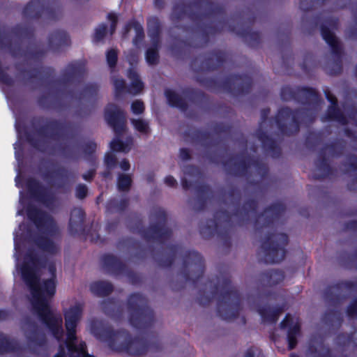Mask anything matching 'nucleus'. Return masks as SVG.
I'll return each mask as SVG.
<instances>
[{
	"label": "nucleus",
	"mask_w": 357,
	"mask_h": 357,
	"mask_svg": "<svg viewBox=\"0 0 357 357\" xmlns=\"http://www.w3.org/2000/svg\"><path fill=\"white\" fill-rule=\"evenodd\" d=\"M347 313L351 317H357V299L348 308Z\"/></svg>",
	"instance_id": "61"
},
{
	"label": "nucleus",
	"mask_w": 357,
	"mask_h": 357,
	"mask_svg": "<svg viewBox=\"0 0 357 357\" xmlns=\"http://www.w3.org/2000/svg\"><path fill=\"white\" fill-rule=\"evenodd\" d=\"M113 83L116 93L121 92L126 88V82L123 79L117 77H113Z\"/></svg>",
	"instance_id": "56"
},
{
	"label": "nucleus",
	"mask_w": 357,
	"mask_h": 357,
	"mask_svg": "<svg viewBox=\"0 0 357 357\" xmlns=\"http://www.w3.org/2000/svg\"><path fill=\"white\" fill-rule=\"evenodd\" d=\"M131 334L126 330L114 331L110 327L102 329L99 337L108 343L109 347L116 352H126Z\"/></svg>",
	"instance_id": "7"
},
{
	"label": "nucleus",
	"mask_w": 357,
	"mask_h": 357,
	"mask_svg": "<svg viewBox=\"0 0 357 357\" xmlns=\"http://www.w3.org/2000/svg\"><path fill=\"white\" fill-rule=\"evenodd\" d=\"M322 157V160L319 161L317 163V167L314 174V178L317 179H322L328 176L331 172V167L328 164L325 156L323 155Z\"/></svg>",
	"instance_id": "39"
},
{
	"label": "nucleus",
	"mask_w": 357,
	"mask_h": 357,
	"mask_svg": "<svg viewBox=\"0 0 357 357\" xmlns=\"http://www.w3.org/2000/svg\"><path fill=\"white\" fill-rule=\"evenodd\" d=\"M128 77L131 81L128 92L133 95L142 92L144 89V84L139 79L138 74L134 70L130 69L128 73Z\"/></svg>",
	"instance_id": "35"
},
{
	"label": "nucleus",
	"mask_w": 357,
	"mask_h": 357,
	"mask_svg": "<svg viewBox=\"0 0 357 357\" xmlns=\"http://www.w3.org/2000/svg\"><path fill=\"white\" fill-rule=\"evenodd\" d=\"M110 148L114 151L127 153L130 151V148L128 144H125L123 142L118 138L114 139L110 143Z\"/></svg>",
	"instance_id": "45"
},
{
	"label": "nucleus",
	"mask_w": 357,
	"mask_h": 357,
	"mask_svg": "<svg viewBox=\"0 0 357 357\" xmlns=\"http://www.w3.org/2000/svg\"><path fill=\"white\" fill-rule=\"evenodd\" d=\"M165 222L166 215L165 211L160 208H155L151 215V225L149 229L144 232V238L151 240L169 237L172 231L165 227Z\"/></svg>",
	"instance_id": "9"
},
{
	"label": "nucleus",
	"mask_w": 357,
	"mask_h": 357,
	"mask_svg": "<svg viewBox=\"0 0 357 357\" xmlns=\"http://www.w3.org/2000/svg\"><path fill=\"white\" fill-rule=\"evenodd\" d=\"M209 6V3L208 2H202V3H196L193 6V7L195 8V9H198L199 11V14H208L206 13V8Z\"/></svg>",
	"instance_id": "60"
},
{
	"label": "nucleus",
	"mask_w": 357,
	"mask_h": 357,
	"mask_svg": "<svg viewBox=\"0 0 357 357\" xmlns=\"http://www.w3.org/2000/svg\"><path fill=\"white\" fill-rule=\"evenodd\" d=\"M284 209L282 204H275L266 208L256 219L255 231L261 238V247L266 263H278L284 258V248L287 244V236L284 233L276 232L272 225Z\"/></svg>",
	"instance_id": "2"
},
{
	"label": "nucleus",
	"mask_w": 357,
	"mask_h": 357,
	"mask_svg": "<svg viewBox=\"0 0 357 357\" xmlns=\"http://www.w3.org/2000/svg\"><path fill=\"white\" fill-rule=\"evenodd\" d=\"M225 60L223 53L211 54L207 56H202L195 60L192 63L196 70H208L218 68Z\"/></svg>",
	"instance_id": "17"
},
{
	"label": "nucleus",
	"mask_w": 357,
	"mask_h": 357,
	"mask_svg": "<svg viewBox=\"0 0 357 357\" xmlns=\"http://www.w3.org/2000/svg\"><path fill=\"white\" fill-rule=\"evenodd\" d=\"M101 308L105 314L116 320H120L123 317V311L119 304L112 299L102 301Z\"/></svg>",
	"instance_id": "25"
},
{
	"label": "nucleus",
	"mask_w": 357,
	"mask_h": 357,
	"mask_svg": "<svg viewBox=\"0 0 357 357\" xmlns=\"http://www.w3.org/2000/svg\"><path fill=\"white\" fill-rule=\"evenodd\" d=\"M226 169L231 174L244 176L247 173L250 176L255 177L253 179L248 178L251 182L257 183L266 174L267 167L265 165L253 161L250 163V159L245 160L242 158L231 159L225 164Z\"/></svg>",
	"instance_id": "4"
},
{
	"label": "nucleus",
	"mask_w": 357,
	"mask_h": 357,
	"mask_svg": "<svg viewBox=\"0 0 357 357\" xmlns=\"http://www.w3.org/2000/svg\"><path fill=\"white\" fill-rule=\"evenodd\" d=\"M46 12L52 18H57L61 14L59 7H47Z\"/></svg>",
	"instance_id": "59"
},
{
	"label": "nucleus",
	"mask_w": 357,
	"mask_h": 357,
	"mask_svg": "<svg viewBox=\"0 0 357 357\" xmlns=\"http://www.w3.org/2000/svg\"><path fill=\"white\" fill-rule=\"evenodd\" d=\"M301 112H293L289 108H282L276 117L278 128L283 133L292 135L299 130L298 119L301 118Z\"/></svg>",
	"instance_id": "11"
},
{
	"label": "nucleus",
	"mask_w": 357,
	"mask_h": 357,
	"mask_svg": "<svg viewBox=\"0 0 357 357\" xmlns=\"http://www.w3.org/2000/svg\"><path fill=\"white\" fill-rule=\"evenodd\" d=\"M77 73V68L75 65H69L65 70L63 75V81L68 82L70 80V77L73 75H75Z\"/></svg>",
	"instance_id": "52"
},
{
	"label": "nucleus",
	"mask_w": 357,
	"mask_h": 357,
	"mask_svg": "<svg viewBox=\"0 0 357 357\" xmlns=\"http://www.w3.org/2000/svg\"><path fill=\"white\" fill-rule=\"evenodd\" d=\"M67 43V36L64 31H56L49 36V44L52 49H57Z\"/></svg>",
	"instance_id": "38"
},
{
	"label": "nucleus",
	"mask_w": 357,
	"mask_h": 357,
	"mask_svg": "<svg viewBox=\"0 0 357 357\" xmlns=\"http://www.w3.org/2000/svg\"><path fill=\"white\" fill-rule=\"evenodd\" d=\"M137 323L134 324L130 321V324L137 329H146L151 326L154 321V315L153 311L149 308L137 313Z\"/></svg>",
	"instance_id": "24"
},
{
	"label": "nucleus",
	"mask_w": 357,
	"mask_h": 357,
	"mask_svg": "<svg viewBox=\"0 0 357 357\" xmlns=\"http://www.w3.org/2000/svg\"><path fill=\"white\" fill-rule=\"evenodd\" d=\"M131 108L135 114H142L144 110V103L142 101L137 100L132 102Z\"/></svg>",
	"instance_id": "55"
},
{
	"label": "nucleus",
	"mask_w": 357,
	"mask_h": 357,
	"mask_svg": "<svg viewBox=\"0 0 357 357\" xmlns=\"http://www.w3.org/2000/svg\"><path fill=\"white\" fill-rule=\"evenodd\" d=\"M240 199V195L238 191H232L225 194V202L231 211H234L235 205L238 204Z\"/></svg>",
	"instance_id": "44"
},
{
	"label": "nucleus",
	"mask_w": 357,
	"mask_h": 357,
	"mask_svg": "<svg viewBox=\"0 0 357 357\" xmlns=\"http://www.w3.org/2000/svg\"><path fill=\"white\" fill-rule=\"evenodd\" d=\"M27 188L31 197L36 201L49 206L52 201V196L49 194L46 189L41 187L34 179L30 178L27 181Z\"/></svg>",
	"instance_id": "20"
},
{
	"label": "nucleus",
	"mask_w": 357,
	"mask_h": 357,
	"mask_svg": "<svg viewBox=\"0 0 357 357\" xmlns=\"http://www.w3.org/2000/svg\"><path fill=\"white\" fill-rule=\"evenodd\" d=\"M33 241L35 243L45 252L54 255L59 251V248L56 243L43 236L38 237L33 239Z\"/></svg>",
	"instance_id": "34"
},
{
	"label": "nucleus",
	"mask_w": 357,
	"mask_h": 357,
	"mask_svg": "<svg viewBox=\"0 0 357 357\" xmlns=\"http://www.w3.org/2000/svg\"><path fill=\"white\" fill-rule=\"evenodd\" d=\"M204 266L202 257L196 253H191L186 257L181 268V273L185 281L195 280L202 276Z\"/></svg>",
	"instance_id": "13"
},
{
	"label": "nucleus",
	"mask_w": 357,
	"mask_h": 357,
	"mask_svg": "<svg viewBox=\"0 0 357 357\" xmlns=\"http://www.w3.org/2000/svg\"><path fill=\"white\" fill-rule=\"evenodd\" d=\"M71 234L82 233L84 230V212L82 208H75L70 213L69 222Z\"/></svg>",
	"instance_id": "22"
},
{
	"label": "nucleus",
	"mask_w": 357,
	"mask_h": 357,
	"mask_svg": "<svg viewBox=\"0 0 357 357\" xmlns=\"http://www.w3.org/2000/svg\"><path fill=\"white\" fill-rule=\"evenodd\" d=\"M82 314V307L76 305L67 310L65 314V326L67 331L66 344L68 350L80 349L76 344V327Z\"/></svg>",
	"instance_id": "8"
},
{
	"label": "nucleus",
	"mask_w": 357,
	"mask_h": 357,
	"mask_svg": "<svg viewBox=\"0 0 357 357\" xmlns=\"http://www.w3.org/2000/svg\"><path fill=\"white\" fill-rule=\"evenodd\" d=\"M325 93L328 100H330L333 105L328 108L327 114L328 117L331 120L339 122L342 125H346L347 123V119L339 109L335 107L337 103L336 98L331 94L328 90H326Z\"/></svg>",
	"instance_id": "23"
},
{
	"label": "nucleus",
	"mask_w": 357,
	"mask_h": 357,
	"mask_svg": "<svg viewBox=\"0 0 357 357\" xmlns=\"http://www.w3.org/2000/svg\"><path fill=\"white\" fill-rule=\"evenodd\" d=\"M105 117L117 135L124 132L126 122L123 112L115 104H109L105 108Z\"/></svg>",
	"instance_id": "15"
},
{
	"label": "nucleus",
	"mask_w": 357,
	"mask_h": 357,
	"mask_svg": "<svg viewBox=\"0 0 357 357\" xmlns=\"http://www.w3.org/2000/svg\"><path fill=\"white\" fill-rule=\"evenodd\" d=\"M85 347V344H81L80 349L68 350L70 357H94L87 354Z\"/></svg>",
	"instance_id": "48"
},
{
	"label": "nucleus",
	"mask_w": 357,
	"mask_h": 357,
	"mask_svg": "<svg viewBox=\"0 0 357 357\" xmlns=\"http://www.w3.org/2000/svg\"><path fill=\"white\" fill-rule=\"evenodd\" d=\"M36 139L31 138L29 136L28 137V140L30 143L36 149L42 151H47V144L50 143L49 139L46 137L43 136L40 133H37L36 135Z\"/></svg>",
	"instance_id": "40"
},
{
	"label": "nucleus",
	"mask_w": 357,
	"mask_h": 357,
	"mask_svg": "<svg viewBox=\"0 0 357 357\" xmlns=\"http://www.w3.org/2000/svg\"><path fill=\"white\" fill-rule=\"evenodd\" d=\"M296 99L303 103H311L317 100V95L312 89L297 88Z\"/></svg>",
	"instance_id": "31"
},
{
	"label": "nucleus",
	"mask_w": 357,
	"mask_h": 357,
	"mask_svg": "<svg viewBox=\"0 0 357 357\" xmlns=\"http://www.w3.org/2000/svg\"><path fill=\"white\" fill-rule=\"evenodd\" d=\"M66 347L68 349L65 340L62 344H60L59 352L54 357H66Z\"/></svg>",
	"instance_id": "63"
},
{
	"label": "nucleus",
	"mask_w": 357,
	"mask_h": 357,
	"mask_svg": "<svg viewBox=\"0 0 357 357\" xmlns=\"http://www.w3.org/2000/svg\"><path fill=\"white\" fill-rule=\"evenodd\" d=\"M105 267L112 272H119L124 268L123 264L113 255H106L103 258Z\"/></svg>",
	"instance_id": "37"
},
{
	"label": "nucleus",
	"mask_w": 357,
	"mask_h": 357,
	"mask_svg": "<svg viewBox=\"0 0 357 357\" xmlns=\"http://www.w3.org/2000/svg\"><path fill=\"white\" fill-rule=\"evenodd\" d=\"M321 31L324 39L331 47L332 54L334 56V61H328L327 68L331 75L339 74L342 70L340 61L342 54V43L326 24L321 25Z\"/></svg>",
	"instance_id": "6"
},
{
	"label": "nucleus",
	"mask_w": 357,
	"mask_h": 357,
	"mask_svg": "<svg viewBox=\"0 0 357 357\" xmlns=\"http://www.w3.org/2000/svg\"><path fill=\"white\" fill-rule=\"evenodd\" d=\"M348 38L351 40H357V29H351L347 33Z\"/></svg>",
	"instance_id": "64"
},
{
	"label": "nucleus",
	"mask_w": 357,
	"mask_h": 357,
	"mask_svg": "<svg viewBox=\"0 0 357 357\" xmlns=\"http://www.w3.org/2000/svg\"><path fill=\"white\" fill-rule=\"evenodd\" d=\"M91 292L100 297L109 295L114 291V286L107 281H96L90 286Z\"/></svg>",
	"instance_id": "26"
},
{
	"label": "nucleus",
	"mask_w": 357,
	"mask_h": 357,
	"mask_svg": "<svg viewBox=\"0 0 357 357\" xmlns=\"http://www.w3.org/2000/svg\"><path fill=\"white\" fill-rule=\"evenodd\" d=\"M165 95L170 105L176 107L181 110H185L187 109V102L178 93L167 89L165 91Z\"/></svg>",
	"instance_id": "33"
},
{
	"label": "nucleus",
	"mask_w": 357,
	"mask_h": 357,
	"mask_svg": "<svg viewBox=\"0 0 357 357\" xmlns=\"http://www.w3.org/2000/svg\"><path fill=\"white\" fill-rule=\"evenodd\" d=\"M20 349V346L16 340L10 339L3 334H0V354L15 351Z\"/></svg>",
	"instance_id": "30"
},
{
	"label": "nucleus",
	"mask_w": 357,
	"mask_h": 357,
	"mask_svg": "<svg viewBox=\"0 0 357 357\" xmlns=\"http://www.w3.org/2000/svg\"><path fill=\"white\" fill-rule=\"evenodd\" d=\"M106 25H100L96 29L95 39L97 41L102 40L106 33Z\"/></svg>",
	"instance_id": "57"
},
{
	"label": "nucleus",
	"mask_w": 357,
	"mask_h": 357,
	"mask_svg": "<svg viewBox=\"0 0 357 357\" xmlns=\"http://www.w3.org/2000/svg\"><path fill=\"white\" fill-rule=\"evenodd\" d=\"M218 294V312L224 319L229 320L236 317L242 309V297L239 292L231 285L229 280L222 282L220 287L209 282L206 284L204 294L210 299Z\"/></svg>",
	"instance_id": "3"
},
{
	"label": "nucleus",
	"mask_w": 357,
	"mask_h": 357,
	"mask_svg": "<svg viewBox=\"0 0 357 357\" xmlns=\"http://www.w3.org/2000/svg\"><path fill=\"white\" fill-rule=\"evenodd\" d=\"M281 96L282 98L285 100H289L293 98L296 99V89L292 88L291 86H285L282 89Z\"/></svg>",
	"instance_id": "47"
},
{
	"label": "nucleus",
	"mask_w": 357,
	"mask_h": 357,
	"mask_svg": "<svg viewBox=\"0 0 357 357\" xmlns=\"http://www.w3.org/2000/svg\"><path fill=\"white\" fill-rule=\"evenodd\" d=\"M44 10L43 1L32 0L25 8L24 14L29 18H36L40 16Z\"/></svg>",
	"instance_id": "28"
},
{
	"label": "nucleus",
	"mask_w": 357,
	"mask_h": 357,
	"mask_svg": "<svg viewBox=\"0 0 357 357\" xmlns=\"http://www.w3.org/2000/svg\"><path fill=\"white\" fill-rule=\"evenodd\" d=\"M27 215L43 234L52 236L57 232L58 227L53 219L49 215L35 206L32 205L29 206Z\"/></svg>",
	"instance_id": "10"
},
{
	"label": "nucleus",
	"mask_w": 357,
	"mask_h": 357,
	"mask_svg": "<svg viewBox=\"0 0 357 357\" xmlns=\"http://www.w3.org/2000/svg\"><path fill=\"white\" fill-rule=\"evenodd\" d=\"M38 264V259L34 251L29 250L20 272L31 291L33 307L52 335L60 341L63 336V319L61 316L54 313L48 305L49 299L55 293L56 268L54 264H50L49 271L52 278L41 282L36 273Z\"/></svg>",
	"instance_id": "1"
},
{
	"label": "nucleus",
	"mask_w": 357,
	"mask_h": 357,
	"mask_svg": "<svg viewBox=\"0 0 357 357\" xmlns=\"http://www.w3.org/2000/svg\"><path fill=\"white\" fill-rule=\"evenodd\" d=\"M251 86V79L248 77L243 79L240 77H235L231 79L230 89L234 93L247 92Z\"/></svg>",
	"instance_id": "27"
},
{
	"label": "nucleus",
	"mask_w": 357,
	"mask_h": 357,
	"mask_svg": "<svg viewBox=\"0 0 357 357\" xmlns=\"http://www.w3.org/2000/svg\"><path fill=\"white\" fill-rule=\"evenodd\" d=\"M132 180L130 174L121 173L119 174L117 185L120 191H129L132 185Z\"/></svg>",
	"instance_id": "41"
},
{
	"label": "nucleus",
	"mask_w": 357,
	"mask_h": 357,
	"mask_svg": "<svg viewBox=\"0 0 357 357\" xmlns=\"http://www.w3.org/2000/svg\"><path fill=\"white\" fill-rule=\"evenodd\" d=\"M127 309L130 315L129 321L134 324H138L136 322L137 313L149 309V307L147 306V301L144 296L139 294H134L128 300Z\"/></svg>",
	"instance_id": "18"
},
{
	"label": "nucleus",
	"mask_w": 357,
	"mask_h": 357,
	"mask_svg": "<svg viewBox=\"0 0 357 357\" xmlns=\"http://www.w3.org/2000/svg\"><path fill=\"white\" fill-rule=\"evenodd\" d=\"M22 328L30 349L36 351L38 348L45 345L46 335L35 322L26 318Z\"/></svg>",
	"instance_id": "12"
},
{
	"label": "nucleus",
	"mask_w": 357,
	"mask_h": 357,
	"mask_svg": "<svg viewBox=\"0 0 357 357\" xmlns=\"http://www.w3.org/2000/svg\"><path fill=\"white\" fill-rule=\"evenodd\" d=\"M88 189L85 185L79 184L76 189L77 197L79 199H84L87 194Z\"/></svg>",
	"instance_id": "58"
},
{
	"label": "nucleus",
	"mask_w": 357,
	"mask_h": 357,
	"mask_svg": "<svg viewBox=\"0 0 357 357\" xmlns=\"http://www.w3.org/2000/svg\"><path fill=\"white\" fill-rule=\"evenodd\" d=\"M257 204L255 201L250 200L245 203L242 208L237 211L236 215L241 218L242 220H248L255 217Z\"/></svg>",
	"instance_id": "36"
},
{
	"label": "nucleus",
	"mask_w": 357,
	"mask_h": 357,
	"mask_svg": "<svg viewBox=\"0 0 357 357\" xmlns=\"http://www.w3.org/2000/svg\"><path fill=\"white\" fill-rule=\"evenodd\" d=\"M108 18L112 22V24H111V33L112 34L114 33V31H115L116 23H117V21H118V18H117V16L115 15L113 13L109 14Z\"/></svg>",
	"instance_id": "62"
},
{
	"label": "nucleus",
	"mask_w": 357,
	"mask_h": 357,
	"mask_svg": "<svg viewBox=\"0 0 357 357\" xmlns=\"http://www.w3.org/2000/svg\"><path fill=\"white\" fill-rule=\"evenodd\" d=\"M29 235V231L27 232V234L25 236H24L22 234H17L16 240H15V250H16L17 253H19L21 252V248H22L21 241L22 238L24 239L26 245L29 243V241L26 240V238Z\"/></svg>",
	"instance_id": "54"
},
{
	"label": "nucleus",
	"mask_w": 357,
	"mask_h": 357,
	"mask_svg": "<svg viewBox=\"0 0 357 357\" xmlns=\"http://www.w3.org/2000/svg\"><path fill=\"white\" fill-rule=\"evenodd\" d=\"M149 350V343L142 335H131L126 354L134 357L145 356Z\"/></svg>",
	"instance_id": "19"
},
{
	"label": "nucleus",
	"mask_w": 357,
	"mask_h": 357,
	"mask_svg": "<svg viewBox=\"0 0 357 357\" xmlns=\"http://www.w3.org/2000/svg\"><path fill=\"white\" fill-rule=\"evenodd\" d=\"M131 28H133L135 32V38L133 39V43L135 45L137 46L144 38V29L138 22L132 20L126 26L125 31L123 33V37H126Z\"/></svg>",
	"instance_id": "32"
},
{
	"label": "nucleus",
	"mask_w": 357,
	"mask_h": 357,
	"mask_svg": "<svg viewBox=\"0 0 357 357\" xmlns=\"http://www.w3.org/2000/svg\"><path fill=\"white\" fill-rule=\"evenodd\" d=\"M230 218L227 212L219 211L215 214V220L211 221L206 225L203 226L201 229V234L204 238H209L214 231L223 241L224 243L227 246L228 234L231 229Z\"/></svg>",
	"instance_id": "5"
},
{
	"label": "nucleus",
	"mask_w": 357,
	"mask_h": 357,
	"mask_svg": "<svg viewBox=\"0 0 357 357\" xmlns=\"http://www.w3.org/2000/svg\"><path fill=\"white\" fill-rule=\"evenodd\" d=\"M268 126V123L267 121H262L257 132V135L259 139L262 142L266 151L273 158H278L280 156L281 151L276 142L268 135V133L272 134V132H268L267 129Z\"/></svg>",
	"instance_id": "16"
},
{
	"label": "nucleus",
	"mask_w": 357,
	"mask_h": 357,
	"mask_svg": "<svg viewBox=\"0 0 357 357\" xmlns=\"http://www.w3.org/2000/svg\"><path fill=\"white\" fill-rule=\"evenodd\" d=\"M107 61L110 68L115 67L117 61V52L112 49L107 54Z\"/></svg>",
	"instance_id": "50"
},
{
	"label": "nucleus",
	"mask_w": 357,
	"mask_h": 357,
	"mask_svg": "<svg viewBox=\"0 0 357 357\" xmlns=\"http://www.w3.org/2000/svg\"><path fill=\"white\" fill-rule=\"evenodd\" d=\"M160 45H153L149 47L146 52V60L149 65L155 66L159 62L158 49Z\"/></svg>",
	"instance_id": "42"
},
{
	"label": "nucleus",
	"mask_w": 357,
	"mask_h": 357,
	"mask_svg": "<svg viewBox=\"0 0 357 357\" xmlns=\"http://www.w3.org/2000/svg\"><path fill=\"white\" fill-rule=\"evenodd\" d=\"M131 121L138 131L145 134L149 132V125L146 121L142 119H132Z\"/></svg>",
	"instance_id": "49"
},
{
	"label": "nucleus",
	"mask_w": 357,
	"mask_h": 357,
	"mask_svg": "<svg viewBox=\"0 0 357 357\" xmlns=\"http://www.w3.org/2000/svg\"><path fill=\"white\" fill-rule=\"evenodd\" d=\"M190 45L199 47L208 43V36L204 32L199 31L192 35Z\"/></svg>",
	"instance_id": "43"
},
{
	"label": "nucleus",
	"mask_w": 357,
	"mask_h": 357,
	"mask_svg": "<svg viewBox=\"0 0 357 357\" xmlns=\"http://www.w3.org/2000/svg\"><path fill=\"white\" fill-rule=\"evenodd\" d=\"M284 275L280 271H271L262 273L258 280L259 287L263 289L265 287H273L283 281Z\"/></svg>",
	"instance_id": "21"
},
{
	"label": "nucleus",
	"mask_w": 357,
	"mask_h": 357,
	"mask_svg": "<svg viewBox=\"0 0 357 357\" xmlns=\"http://www.w3.org/2000/svg\"><path fill=\"white\" fill-rule=\"evenodd\" d=\"M155 259L158 261L160 265L162 266H164V267L170 266L172 264V262L173 260L172 257L170 256L169 254H168V256L157 255L155 257Z\"/></svg>",
	"instance_id": "53"
},
{
	"label": "nucleus",
	"mask_w": 357,
	"mask_h": 357,
	"mask_svg": "<svg viewBox=\"0 0 357 357\" xmlns=\"http://www.w3.org/2000/svg\"><path fill=\"white\" fill-rule=\"evenodd\" d=\"M105 163L107 169H112L116 166L117 163V158L112 153H107L105 157Z\"/></svg>",
	"instance_id": "51"
},
{
	"label": "nucleus",
	"mask_w": 357,
	"mask_h": 357,
	"mask_svg": "<svg viewBox=\"0 0 357 357\" xmlns=\"http://www.w3.org/2000/svg\"><path fill=\"white\" fill-rule=\"evenodd\" d=\"M244 38L251 46H256L260 42L259 34L257 32H248L244 35Z\"/></svg>",
	"instance_id": "46"
},
{
	"label": "nucleus",
	"mask_w": 357,
	"mask_h": 357,
	"mask_svg": "<svg viewBox=\"0 0 357 357\" xmlns=\"http://www.w3.org/2000/svg\"><path fill=\"white\" fill-rule=\"evenodd\" d=\"M160 25L157 18H151L149 21V36L151 38V45H160Z\"/></svg>",
	"instance_id": "29"
},
{
	"label": "nucleus",
	"mask_w": 357,
	"mask_h": 357,
	"mask_svg": "<svg viewBox=\"0 0 357 357\" xmlns=\"http://www.w3.org/2000/svg\"><path fill=\"white\" fill-rule=\"evenodd\" d=\"M268 308L259 309V312L263 318L271 322H275L279 314L286 308L284 295L273 293L270 295Z\"/></svg>",
	"instance_id": "14"
}]
</instances>
